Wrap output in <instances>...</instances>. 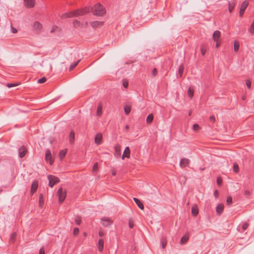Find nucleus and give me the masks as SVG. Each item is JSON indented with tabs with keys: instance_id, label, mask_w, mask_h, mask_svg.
Listing matches in <instances>:
<instances>
[{
	"instance_id": "obj_1",
	"label": "nucleus",
	"mask_w": 254,
	"mask_h": 254,
	"mask_svg": "<svg viewBox=\"0 0 254 254\" xmlns=\"http://www.w3.org/2000/svg\"><path fill=\"white\" fill-rule=\"evenodd\" d=\"M90 8L89 7H84L81 9H77L76 10L66 12L62 14V18H66L68 17H77L79 15H84L90 12Z\"/></svg>"
},
{
	"instance_id": "obj_2",
	"label": "nucleus",
	"mask_w": 254,
	"mask_h": 254,
	"mask_svg": "<svg viewBox=\"0 0 254 254\" xmlns=\"http://www.w3.org/2000/svg\"><path fill=\"white\" fill-rule=\"evenodd\" d=\"M90 11L92 9V12L94 15L98 16H103L106 12V9L105 7L99 3L95 4L93 8H91Z\"/></svg>"
},
{
	"instance_id": "obj_3",
	"label": "nucleus",
	"mask_w": 254,
	"mask_h": 254,
	"mask_svg": "<svg viewBox=\"0 0 254 254\" xmlns=\"http://www.w3.org/2000/svg\"><path fill=\"white\" fill-rule=\"evenodd\" d=\"M48 179L49 181V186L51 188H53L55 184L60 182V180L58 178L52 175H49Z\"/></svg>"
},
{
	"instance_id": "obj_4",
	"label": "nucleus",
	"mask_w": 254,
	"mask_h": 254,
	"mask_svg": "<svg viewBox=\"0 0 254 254\" xmlns=\"http://www.w3.org/2000/svg\"><path fill=\"white\" fill-rule=\"evenodd\" d=\"M57 195L59 196V201L60 203L64 201L66 197V192L64 191L62 188H60L58 192Z\"/></svg>"
},
{
	"instance_id": "obj_5",
	"label": "nucleus",
	"mask_w": 254,
	"mask_h": 254,
	"mask_svg": "<svg viewBox=\"0 0 254 254\" xmlns=\"http://www.w3.org/2000/svg\"><path fill=\"white\" fill-rule=\"evenodd\" d=\"M101 222L104 227H109L113 223V221L109 217H107L102 218Z\"/></svg>"
},
{
	"instance_id": "obj_6",
	"label": "nucleus",
	"mask_w": 254,
	"mask_h": 254,
	"mask_svg": "<svg viewBox=\"0 0 254 254\" xmlns=\"http://www.w3.org/2000/svg\"><path fill=\"white\" fill-rule=\"evenodd\" d=\"M249 5V2L247 0H245L241 5L240 9L239 11V15L240 17H242L244 13V12Z\"/></svg>"
},
{
	"instance_id": "obj_7",
	"label": "nucleus",
	"mask_w": 254,
	"mask_h": 254,
	"mask_svg": "<svg viewBox=\"0 0 254 254\" xmlns=\"http://www.w3.org/2000/svg\"><path fill=\"white\" fill-rule=\"evenodd\" d=\"M45 159L47 162L49 163L50 165H52L54 162L51 151L49 149H47L46 151Z\"/></svg>"
},
{
	"instance_id": "obj_8",
	"label": "nucleus",
	"mask_w": 254,
	"mask_h": 254,
	"mask_svg": "<svg viewBox=\"0 0 254 254\" xmlns=\"http://www.w3.org/2000/svg\"><path fill=\"white\" fill-rule=\"evenodd\" d=\"M103 135L101 133H98L95 137V143L97 145H100L102 143Z\"/></svg>"
},
{
	"instance_id": "obj_9",
	"label": "nucleus",
	"mask_w": 254,
	"mask_h": 254,
	"mask_svg": "<svg viewBox=\"0 0 254 254\" xmlns=\"http://www.w3.org/2000/svg\"><path fill=\"white\" fill-rule=\"evenodd\" d=\"M27 152V149L24 146H21L18 149L19 156L20 158L23 157Z\"/></svg>"
},
{
	"instance_id": "obj_10",
	"label": "nucleus",
	"mask_w": 254,
	"mask_h": 254,
	"mask_svg": "<svg viewBox=\"0 0 254 254\" xmlns=\"http://www.w3.org/2000/svg\"><path fill=\"white\" fill-rule=\"evenodd\" d=\"M24 4L26 7L31 8L33 7L35 5V0H24Z\"/></svg>"
},
{
	"instance_id": "obj_11",
	"label": "nucleus",
	"mask_w": 254,
	"mask_h": 254,
	"mask_svg": "<svg viewBox=\"0 0 254 254\" xmlns=\"http://www.w3.org/2000/svg\"><path fill=\"white\" fill-rule=\"evenodd\" d=\"M190 160L186 158H182L180 163V166L181 168H184L189 165Z\"/></svg>"
},
{
	"instance_id": "obj_12",
	"label": "nucleus",
	"mask_w": 254,
	"mask_h": 254,
	"mask_svg": "<svg viewBox=\"0 0 254 254\" xmlns=\"http://www.w3.org/2000/svg\"><path fill=\"white\" fill-rule=\"evenodd\" d=\"M130 149L129 147L127 146L125 148L123 155L122 156V159H124L125 157L129 158L130 157Z\"/></svg>"
},
{
	"instance_id": "obj_13",
	"label": "nucleus",
	"mask_w": 254,
	"mask_h": 254,
	"mask_svg": "<svg viewBox=\"0 0 254 254\" xmlns=\"http://www.w3.org/2000/svg\"><path fill=\"white\" fill-rule=\"evenodd\" d=\"M221 33L218 30H216L214 32L213 34V40L214 41L217 42L219 41Z\"/></svg>"
},
{
	"instance_id": "obj_14",
	"label": "nucleus",
	"mask_w": 254,
	"mask_h": 254,
	"mask_svg": "<svg viewBox=\"0 0 254 254\" xmlns=\"http://www.w3.org/2000/svg\"><path fill=\"white\" fill-rule=\"evenodd\" d=\"M224 210V205L222 204H219L216 208V211L218 215H220Z\"/></svg>"
},
{
	"instance_id": "obj_15",
	"label": "nucleus",
	"mask_w": 254,
	"mask_h": 254,
	"mask_svg": "<svg viewBox=\"0 0 254 254\" xmlns=\"http://www.w3.org/2000/svg\"><path fill=\"white\" fill-rule=\"evenodd\" d=\"M38 182L36 181L33 182L31 189V193L32 194H33L36 191L38 188Z\"/></svg>"
},
{
	"instance_id": "obj_16",
	"label": "nucleus",
	"mask_w": 254,
	"mask_h": 254,
	"mask_svg": "<svg viewBox=\"0 0 254 254\" xmlns=\"http://www.w3.org/2000/svg\"><path fill=\"white\" fill-rule=\"evenodd\" d=\"M103 24V22H100L98 21H94L91 22L90 24L91 26L94 28H97L100 26H102Z\"/></svg>"
},
{
	"instance_id": "obj_17",
	"label": "nucleus",
	"mask_w": 254,
	"mask_h": 254,
	"mask_svg": "<svg viewBox=\"0 0 254 254\" xmlns=\"http://www.w3.org/2000/svg\"><path fill=\"white\" fill-rule=\"evenodd\" d=\"M235 5H236V1L234 0L229 2L228 7H229V11L230 12H232L235 6Z\"/></svg>"
},
{
	"instance_id": "obj_18",
	"label": "nucleus",
	"mask_w": 254,
	"mask_h": 254,
	"mask_svg": "<svg viewBox=\"0 0 254 254\" xmlns=\"http://www.w3.org/2000/svg\"><path fill=\"white\" fill-rule=\"evenodd\" d=\"M133 200L140 209L143 210L144 209V205L143 203L140 201L139 199H138L137 198L134 197Z\"/></svg>"
},
{
	"instance_id": "obj_19",
	"label": "nucleus",
	"mask_w": 254,
	"mask_h": 254,
	"mask_svg": "<svg viewBox=\"0 0 254 254\" xmlns=\"http://www.w3.org/2000/svg\"><path fill=\"white\" fill-rule=\"evenodd\" d=\"M98 248L100 252L103 251L104 248V241L102 239H100L98 241Z\"/></svg>"
},
{
	"instance_id": "obj_20",
	"label": "nucleus",
	"mask_w": 254,
	"mask_h": 254,
	"mask_svg": "<svg viewBox=\"0 0 254 254\" xmlns=\"http://www.w3.org/2000/svg\"><path fill=\"white\" fill-rule=\"evenodd\" d=\"M33 28L34 30L40 31L42 28V25L40 22L36 21L33 24Z\"/></svg>"
},
{
	"instance_id": "obj_21",
	"label": "nucleus",
	"mask_w": 254,
	"mask_h": 254,
	"mask_svg": "<svg viewBox=\"0 0 254 254\" xmlns=\"http://www.w3.org/2000/svg\"><path fill=\"white\" fill-rule=\"evenodd\" d=\"M191 213L193 216H196L198 213V210L196 206L192 207Z\"/></svg>"
},
{
	"instance_id": "obj_22",
	"label": "nucleus",
	"mask_w": 254,
	"mask_h": 254,
	"mask_svg": "<svg viewBox=\"0 0 254 254\" xmlns=\"http://www.w3.org/2000/svg\"><path fill=\"white\" fill-rule=\"evenodd\" d=\"M74 132L73 131H71L69 134V142L70 144H73L74 141Z\"/></svg>"
},
{
	"instance_id": "obj_23",
	"label": "nucleus",
	"mask_w": 254,
	"mask_h": 254,
	"mask_svg": "<svg viewBox=\"0 0 254 254\" xmlns=\"http://www.w3.org/2000/svg\"><path fill=\"white\" fill-rule=\"evenodd\" d=\"M207 50V47L205 45H203L200 47V52L201 54L204 56Z\"/></svg>"
},
{
	"instance_id": "obj_24",
	"label": "nucleus",
	"mask_w": 254,
	"mask_h": 254,
	"mask_svg": "<svg viewBox=\"0 0 254 254\" xmlns=\"http://www.w3.org/2000/svg\"><path fill=\"white\" fill-rule=\"evenodd\" d=\"M124 111H125V113L126 115H128L129 114V113L130 112V111H131V108L130 106H125L124 108Z\"/></svg>"
},
{
	"instance_id": "obj_25",
	"label": "nucleus",
	"mask_w": 254,
	"mask_h": 254,
	"mask_svg": "<svg viewBox=\"0 0 254 254\" xmlns=\"http://www.w3.org/2000/svg\"><path fill=\"white\" fill-rule=\"evenodd\" d=\"M66 153V150H62L60 151L59 153V157L61 159H62L65 155Z\"/></svg>"
},
{
	"instance_id": "obj_26",
	"label": "nucleus",
	"mask_w": 254,
	"mask_h": 254,
	"mask_svg": "<svg viewBox=\"0 0 254 254\" xmlns=\"http://www.w3.org/2000/svg\"><path fill=\"white\" fill-rule=\"evenodd\" d=\"M102 113V107L101 105H99L97 110V115L100 116Z\"/></svg>"
},
{
	"instance_id": "obj_27",
	"label": "nucleus",
	"mask_w": 254,
	"mask_h": 254,
	"mask_svg": "<svg viewBox=\"0 0 254 254\" xmlns=\"http://www.w3.org/2000/svg\"><path fill=\"white\" fill-rule=\"evenodd\" d=\"M153 120V115L152 114H149L148 115L146 118V122L147 123H151Z\"/></svg>"
},
{
	"instance_id": "obj_28",
	"label": "nucleus",
	"mask_w": 254,
	"mask_h": 254,
	"mask_svg": "<svg viewBox=\"0 0 254 254\" xmlns=\"http://www.w3.org/2000/svg\"><path fill=\"white\" fill-rule=\"evenodd\" d=\"M249 32L251 34H254V20L252 22L251 27L249 29Z\"/></svg>"
},
{
	"instance_id": "obj_29",
	"label": "nucleus",
	"mask_w": 254,
	"mask_h": 254,
	"mask_svg": "<svg viewBox=\"0 0 254 254\" xmlns=\"http://www.w3.org/2000/svg\"><path fill=\"white\" fill-rule=\"evenodd\" d=\"M188 96L190 98H192L193 96V90L191 89V88H189L188 91Z\"/></svg>"
},
{
	"instance_id": "obj_30",
	"label": "nucleus",
	"mask_w": 254,
	"mask_h": 254,
	"mask_svg": "<svg viewBox=\"0 0 254 254\" xmlns=\"http://www.w3.org/2000/svg\"><path fill=\"white\" fill-rule=\"evenodd\" d=\"M189 240V237L187 236H183L181 239V243L182 244H185Z\"/></svg>"
},
{
	"instance_id": "obj_31",
	"label": "nucleus",
	"mask_w": 254,
	"mask_h": 254,
	"mask_svg": "<svg viewBox=\"0 0 254 254\" xmlns=\"http://www.w3.org/2000/svg\"><path fill=\"white\" fill-rule=\"evenodd\" d=\"M183 71H184V66L182 64H181L179 66V67L178 69L179 74L180 76H182Z\"/></svg>"
},
{
	"instance_id": "obj_32",
	"label": "nucleus",
	"mask_w": 254,
	"mask_h": 254,
	"mask_svg": "<svg viewBox=\"0 0 254 254\" xmlns=\"http://www.w3.org/2000/svg\"><path fill=\"white\" fill-rule=\"evenodd\" d=\"M239 49V43L238 42L235 41L234 44V49L235 52H237Z\"/></svg>"
},
{
	"instance_id": "obj_33",
	"label": "nucleus",
	"mask_w": 254,
	"mask_h": 254,
	"mask_svg": "<svg viewBox=\"0 0 254 254\" xmlns=\"http://www.w3.org/2000/svg\"><path fill=\"white\" fill-rule=\"evenodd\" d=\"M79 61H80L79 60V61L76 62L75 63L71 64L69 66V70H72L75 67H76L77 66V65L79 63Z\"/></svg>"
},
{
	"instance_id": "obj_34",
	"label": "nucleus",
	"mask_w": 254,
	"mask_h": 254,
	"mask_svg": "<svg viewBox=\"0 0 254 254\" xmlns=\"http://www.w3.org/2000/svg\"><path fill=\"white\" fill-rule=\"evenodd\" d=\"M233 170L236 173H237L239 172V168L238 165L237 163L234 164V165H233Z\"/></svg>"
},
{
	"instance_id": "obj_35",
	"label": "nucleus",
	"mask_w": 254,
	"mask_h": 254,
	"mask_svg": "<svg viewBox=\"0 0 254 254\" xmlns=\"http://www.w3.org/2000/svg\"><path fill=\"white\" fill-rule=\"evenodd\" d=\"M16 236H17V235L15 232L13 233L10 236V241L12 242H13L14 240H15V239L16 237Z\"/></svg>"
},
{
	"instance_id": "obj_36",
	"label": "nucleus",
	"mask_w": 254,
	"mask_h": 254,
	"mask_svg": "<svg viewBox=\"0 0 254 254\" xmlns=\"http://www.w3.org/2000/svg\"><path fill=\"white\" fill-rule=\"evenodd\" d=\"M73 25L75 27H78L80 25V22L77 20L75 19L73 21Z\"/></svg>"
},
{
	"instance_id": "obj_37",
	"label": "nucleus",
	"mask_w": 254,
	"mask_h": 254,
	"mask_svg": "<svg viewBox=\"0 0 254 254\" xmlns=\"http://www.w3.org/2000/svg\"><path fill=\"white\" fill-rule=\"evenodd\" d=\"M226 202L228 205H231L233 202V199L231 196H228L227 198Z\"/></svg>"
},
{
	"instance_id": "obj_38",
	"label": "nucleus",
	"mask_w": 254,
	"mask_h": 254,
	"mask_svg": "<svg viewBox=\"0 0 254 254\" xmlns=\"http://www.w3.org/2000/svg\"><path fill=\"white\" fill-rule=\"evenodd\" d=\"M19 84H18V83H7L6 86L8 88H11V87H15V86H17L18 85H19Z\"/></svg>"
},
{
	"instance_id": "obj_39",
	"label": "nucleus",
	"mask_w": 254,
	"mask_h": 254,
	"mask_svg": "<svg viewBox=\"0 0 254 254\" xmlns=\"http://www.w3.org/2000/svg\"><path fill=\"white\" fill-rule=\"evenodd\" d=\"M43 203H44L43 196L41 194L40 195V196H39V204H40V205L41 206L42 204H43Z\"/></svg>"
},
{
	"instance_id": "obj_40",
	"label": "nucleus",
	"mask_w": 254,
	"mask_h": 254,
	"mask_svg": "<svg viewBox=\"0 0 254 254\" xmlns=\"http://www.w3.org/2000/svg\"><path fill=\"white\" fill-rule=\"evenodd\" d=\"M74 221L77 225H79L81 222V218L79 217L76 218Z\"/></svg>"
},
{
	"instance_id": "obj_41",
	"label": "nucleus",
	"mask_w": 254,
	"mask_h": 254,
	"mask_svg": "<svg viewBox=\"0 0 254 254\" xmlns=\"http://www.w3.org/2000/svg\"><path fill=\"white\" fill-rule=\"evenodd\" d=\"M46 78L45 77H43L40 79H39L38 80V83H44L45 82H46Z\"/></svg>"
},
{
	"instance_id": "obj_42",
	"label": "nucleus",
	"mask_w": 254,
	"mask_h": 254,
	"mask_svg": "<svg viewBox=\"0 0 254 254\" xmlns=\"http://www.w3.org/2000/svg\"><path fill=\"white\" fill-rule=\"evenodd\" d=\"M123 85L125 88H127L128 85V83L127 81L126 80H124L123 81Z\"/></svg>"
},
{
	"instance_id": "obj_43",
	"label": "nucleus",
	"mask_w": 254,
	"mask_h": 254,
	"mask_svg": "<svg viewBox=\"0 0 254 254\" xmlns=\"http://www.w3.org/2000/svg\"><path fill=\"white\" fill-rule=\"evenodd\" d=\"M246 84L248 88L250 89L251 87V82L250 80L247 79L246 81Z\"/></svg>"
},
{
	"instance_id": "obj_44",
	"label": "nucleus",
	"mask_w": 254,
	"mask_h": 254,
	"mask_svg": "<svg viewBox=\"0 0 254 254\" xmlns=\"http://www.w3.org/2000/svg\"><path fill=\"white\" fill-rule=\"evenodd\" d=\"M249 224L247 223H244L242 225V229L243 231H245L248 227Z\"/></svg>"
},
{
	"instance_id": "obj_45",
	"label": "nucleus",
	"mask_w": 254,
	"mask_h": 254,
	"mask_svg": "<svg viewBox=\"0 0 254 254\" xmlns=\"http://www.w3.org/2000/svg\"><path fill=\"white\" fill-rule=\"evenodd\" d=\"M79 229L78 228H75L74 229H73V233L74 235H77L79 233Z\"/></svg>"
},
{
	"instance_id": "obj_46",
	"label": "nucleus",
	"mask_w": 254,
	"mask_h": 254,
	"mask_svg": "<svg viewBox=\"0 0 254 254\" xmlns=\"http://www.w3.org/2000/svg\"><path fill=\"white\" fill-rule=\"evenodd\" d=\"M199 128V126L198 124H195L193 125V129L194 130H197Z\"/></svg>"
},
{
	"instance_id": "obj_47",
	"label": "nucleus",
	"mask_w": 254,
	"mask_h": 254,
	"mask_svg": "<svg viewBox=\"0 0 254 254\" xmlns=\"http://www.w3.org/2000/svg\"><path fill=\"white\" fill-rule=\"evenodd\" d=\"M215 118L214 116H211L209 117V121L211 123H214L215 122Z\"/></svg>"
},
{
	"instance_id": "obj_48",
	"label": "nucleus",
	"mask_w": 254,
	"mask_h": 254,
	"mask_svg": "<svg viewBox=\"0 0 254 254\" xmlns=\"http://www.w3.org/2000/svg\"><path fill=\"white\" fill-rule=\"evenodd\" d=\"M244 194L248 197L251 195V193L249 190H246L245 191Z\"/></svg>"
},
{
	"instance_id": "obj_49",
	"label": "nucleus",
	"mask_w": 254,
	"mask_h": 254,
	"mask_svg": "<svg viewBox=\"0 0 254 254\" xmlns=\"http://www.w3.org/2000/svg\"><path fill=\"white\" fill-rule=\"evenodd\" d=\"M222 183V180L220 178L217 179V183L219 186H220Z\"/></svg>"
},
{
	"instance_id": "obj_50",
	"label": "nucleus",
	"mask_w": 254,
	"mask_h": 254,
	"mask_svg": "<svg viewBox=\"0 0 254 254\" xmlns=\"http://www.w3.org/2000/svg\"><path fill=\"white\" fill-rule=\"evenodd\" d=\"M134 226L133 223L132 221H129V227L130 228H132Z\"/></svg>"
},
{
	"instance_id": "obj_51",
	"label": "nucleus",
	"mask_w": 254,
	"mask_h": 254,
	"mask_svg": "<svg viewBox=\"0 0 254 254\" xmlns=\"http://www.w3.org/2000/svg\"><path fill=\"white\" fill-rule=\"evenodd\" d=\"M39 254H45V250L43 248L40 249Z\"/></svg>"
},
{
	"instance_id": "obj_52",
	"label": "nucleus",
	"mask_w": 254,
	"mask_h": 254,
	"mask_svg": "<svg viewBox=\"0 0 254 254\" xmlns=\"http://www.w3.org/2000/svg\"><path fill=\"white\" fill-rule=\"evenodd\" d=\"M98 165L97 163H96L94 164L93 166V171H95L98 168Z\"/></svg>"
},
{
	"instance_id": "obj_53",
	"label": "nucleus",
	"mask_w": 254,
	"mask_h": 254,
	"mask_svg": "<svg viewBox=\"0 0 254 254\" xmlns=\"http://www.w3.org/2000/svg\"><path fill=\"white\" fill-rule=\"evenodd\" d=\"M219 192L217 190H215L214 192V195L216 198L218 197Z\"/></svg>"
},
{
	"instance_id": "obj_54",
	"label": "nucleus",
	"mask_w": 254,
	"mask_h": 254,
	"mask_svg": "<svg viewBox=\"0 0 254 254\" xmlns=\"http://www.w3.org/2000/svg\"><path fill=\"white\" fill-rule=\"evenodd\" d=\"M157 71L156 68H154L153 69V70H152V74H153V75L155 76L156 75V74H157Z\"/></svg>"
},
{
	"instance_id": "obj_55",
	"label": "nucleus",
	"mask_w": 254,
	"mask_h": 254,
	"mask_svg": "<svg viewBox=\"0 0 254 254\" xmlns=\"http://www.w3.org/2000/svg\"><path fill=\"white\" fill-rule=\"evenodd\" d=\"M166 246V242L165 241H162V248H164Z\"/></svg>"
},
{
	"instance_id": "obj_56",
	"label": "nucleus",
	"mask_w": 254,
	"mask_h": 254,
	"mask_svg": "<svg viewBox=\"0 0 254 254\" xmlns=\"http://www.w3.org/2000/svg\"><path fill=\"white\" fill-rule=\"evenodd\" d=\"M12 32L13 33H16L17 32V30L15 28L12 27Z\"/></svg>"
},
{
	"instance_id": "obj_57",
	"label": "nucleus",
	"mask_w": 254,
	"mask_h": 254,
	"mask_svg": "<svg viewBox=\"0 0 254 254\" xmlns=\"http://www.w3.org/2000/svg\"><path fill=\"white\" fill-rule=\"evenodd\" d=\"M99 235L100 237H103L104 236V233L103 232L100 231L99 232Z\"/></svg>"
},
{
	"instance_id": "obj_58",
	"label": "nucleus",
	"mask_w": 254,
	"mask_h": 254,
	"mask_svg": "<svg viewBox=\"0 0 254 254\" xmlns=\"http://www.w3.org/2000/svg\"><path fill=\"white\" fill-rule=\"evenodd\" d=\"M115 151H116V153L119 152V154H120V150L119 148H118L117 147L116 148Z\"/></svg>"
},
{
	"instance_id": "obj_59",
	"label": "nucleus",
	"mask_w": 254,
	"mask_h": 254,
	"mask_svg": "<svg viewBox=\"0 0 254 254\" xmlns=\"http://www.w3.org/2000/svg\"><path fill=\"white\" fill-rule=\"evenodd\" d=\"M220 43H219V41H217V42H216V47L217 48L218 47L220 46Z\"/></svg>"
},
{
	"instance_id": "obj_60",
	"label": "nucleus",
	"mask_w": 254,
	"mask_h": 254,
	"mask_svg": "<svg viewBox=\"0 0 254 254\" xmlns=\"http://www.w3.org/2000/svg\"><path fill=\"white\" fill-rule=\"evenodd\" d=\"M245 99H246V97L245 96L242 97V100H245Z\"/></svg>"
},
{
	"instance_id": "obj_61",
	"label": "nucleus",
	"mask_w": 254,
	"mask_h": 254,
	"mask_svg": "<svg viewBox=\"0 0 254 254\" xmlns=\"http://www.w3.org/2000/svg\"><path fill=\"white\" fill-rule=\"evenodd\" d=\"M126 129H128V126H126Z\"/></svg>"
},
{
	"instance_id": "obj_62",
	"label": "nucleus",
	"mask_w": 254,
	"mask_h": 254,
	"mask_svg": "<svg viewBox=\"0 0 254 254\" xmlns=\"http://www.w3.org/2000/svg\"><path fill=\"white\" fill-rule=\"evenodd\" d=\"M191 115V112H190L189 114V116H190Z\"/></svg>"
},
{
	"instance_id": "obj_63",
	"label": "nucleus",
	"mask_w": 254,
	"mask_h": 254,
	"mask_svg": "<svg viewBox=\"0 0 254 254\" xmlns=\"http://www.w3.org/2000/svg\"><path fill=\"white\" fill-rule=\"evenodd\" d=\"M115 174H116V173H113V175H115Z\"/></svg>"
}]
</instances>
